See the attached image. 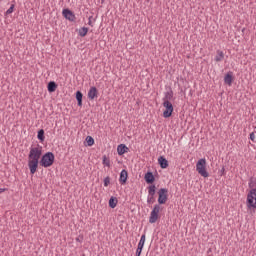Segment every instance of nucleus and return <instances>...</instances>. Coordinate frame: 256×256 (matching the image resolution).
<instances>
[{"instance_id":"obj_1","label":"nucleus","mask_w":256,"mask_h":256,"mask_svg":"<svg viewBox=\"0 0 256 256\" xmlns=\"http://www.w3.org/2000/svg\"><path fill=\"white\" fill-rule=\"evenodd\" d=\"M43 155V150L41 148H31L28 155V167L30 169L31 175L37 173V167H39V159Z\"/></svg>"},{"instance_id":"obj_2","label":"nucleus","mask_w":256,"mask_h":256,"mask_svg":"<svg viewBox=\"0 0 256 256\" xmlns=\"http://www.w3.org/2000/svg\"><path fill=\"white\" fill-rule=\"evenodd\" d=\"M41 167H51L55 163V154L53 152H46L40 160Z\"/></svg>"},{"instance_id":"obj_3","label":"nucleus","mask_w":256,"mask_h":256,"mask_svg":"<svg viewBox=\"0 0 256 256\" xmlns=\"http://www.w3.org/2000/svg\"><path fill=\"white\" fill-rule=\"evenodd\" d=\"M196 171L201 175V177H209V172H207V160L202 158L196 163Z\"/></svg>"},{"instance_id":"obj_4","label":"nucleus","mask_w":256,"mask_h":256,"mask_svg":"<svg viewBox=\"0 0 256 256\" xmlns=\"http://www.w3.org/2000/svg\"><path fill=\"white\" fill-rule=\"evenodd\" d=\"M247 209H256V188L250 190L246 200Z\"/></svg>"},{"instance_id":"obj_5","label":"nucleus","mask_w":256,"mask_h":256,"mask_svg":"<svg viewBox=\"0 0 256 256\" xmlns=\"http://www.w3.org/2000/svg\"><path fill=\"white\" fill-rule=\"evenodd\" d=\"M169 197V190L167 188H161L158 191V203L159 205H165Z\"/></svg>"},{"instance_id":"obj_6","label":"nucleus","mask_w":256,"mask_h":256,"mask_svg":"<svg viewBox=\"0 0 256 256\" xmlns=\"http://www.w3.org/2000/svg\"><path fill=\"white\" fill-rule=\"evenodd\" d=\"M163 107L165 108L164 112H163V117L164 119H169V117H171V115H173V104L169 101H164L163 102Z\"/></svg>"},{"instance_id":"obj_7","label":"nucleus","mask_w":256,"mask_h":256,"mask_svg":"<svg viewBox=\"0 0 256 256\" xmlns=\"http://www.w3.org/2000/svg\"><path fill=\"white\" fill-rule=\"evenodd\" d=\"M160 210L161 206L159 204H156L150 213L149 223H157V219H159Z\"/></svg>"},{"instance_id":"obj_8","label":"nucleus","mask_w":256,"mask_h":256,"mask_svg":"<svg viewBox=\"0 0 256 256\" xmlns=\"http://www.w3.org/2000/svg\"><path fill=\"white\" fill-rule=\"evenodd\" d=\"M99 95V90H97V87L92 86L88 91V99L90 101H93L95 98H97Z\"/></svg>"},{"instance_id":"obj_9","label":"nucleus","mask_w":256,"mask_h":256,"mask_svg":"<svg viewBox=\"0 0 256 256\" xmlns=\"http://www.w3.org/2000/svg\"><path fill=\"white\" fill-rule=\"evenodd\" d=\"M62 15L65 17V19H68V21H74L75 19V14L69 9H64L62 11Z\"/></svg>"},{"instance_id":"obj_10","label":"nucleus","mask_w":256,"mask_h":256,"mask_svg":"<svg viewBox=\"0 0 256 256\" xmlns=\"http://www.w3.org/2000/svg\"><path fill=\"white\" fill-rule=\"evenodd\" d=\"M127 179H129V173L127 172V170L123 169L120 173L119 178L121 185H125V183H127Z\"/></svg>"},{"instance_id":"obj_11","label":"nucleus","mask_w":256,"mask_h":256,"mask_svg":"<svg viewBox=\"0 0 256 256\" xmlns=\"http://www.w3.org/2000/svg\"><path fill=\"white\" fill-rule=\"evenodd\" d=\"M144 179L148 185H153V183H155V175H153V172H147Z\"/></svg>"},{"instance_id":"obj_12","label":"nucleus","mask_w":256,"mask_h":256,"mask_svg":"<svg viewBox=\"0 0 256 256\" xmlns=\"http://www.w3.org/2000/svg\"><path fill=\"white\" fill-rule=\"evenodd\" d=\"M224 83L226 85H233V72L229 71L224 77Z\"/></svg>"},{"instance_id":"obj_13","label":"nucleus","mask_w":256,"mask_h":256,"mask_svg":"<svg viewBox=\"0 0 256 256\" xmlns=\"http://www.w3.org/2000/svg\"><path fill=\"white\" fill-rule=\"evenodd\" d=\"M158 163L161 169H167V167H169V161H167V158H164L163 156L158 158Z\"/></svg>"},{"instance_id":"obj_14","label":"nucleus","mask_w":256,"mask_h":256,"mask_svg":"<svg viewBox=\"0 0 256 256\" xmlns=\"http://www.w3.org/2000/svg\"><path fill=\"white\" fill-rule=\"evenodd\" d=\"M129 148L125 144H120L117 147L118 155H125V153H128Z\"/></svg>"},{"instance_id":"obj_15","label":"nucleus","mask_w":256,"mask_h":256,"mask_svg":"<svg viewBox=\"0 0 256 256\" xmlns=\"http://www.w3.org/2000/svg\"><path fill=\"white\" fill-rule=\"evenodd\" d=\"M47 89L49 93H55V91H57V83L55 81H50Z\"/></svg>"},{"instance_id":"obj_16","label":"nucleus","mask_w":256,"mask_h":256,"mask_svg":"<svg viewBox=\"0 0 256 256\" xmlns=\"http://www.w3.org/2000/svg\"><path fill=\"white\" fill-rule=\"evenodd\" d=\"M76 100L78 107H83V93L79 90L76 92Z\"/></svg>"},{"instance_id":"obj_17","label":"nucleus","mask_w":256,"mask_h":256,"mask_svg":"<svg viewBox=\"0 0 256 256\" xmlns=\"http://www.w3.org/2000/svg\"><path fill=\"white\" fill-rule=\"evenodd\" d=\"M117 203H119V200L117 199V197H111L109 199V208L110 209H115V207H117Z\"/></svg>"},{"instance_id":"obj_18","label":"nucleus","mask_w":256,"mask_h":256,"mask_svg":"<svg viewBox=\"0 0 256 256\" xmlns=\"http://www.w3.org/2000/svg\"><path fill=\"white\" fill-rule=\"evenodd\" d=\"M224 58H225V54L223 53V51L218 50L217 55L215 57L216 63H219L220 61H223Z\"/></svg>"},{"instance_id":"obj_19","label":"nucleus","mask_w":256,"mask_h":256,"mask_svg":"<svg viewBox=\"0 0 256 256\" xmlns=\"http://www.w3.org/2000/svg\"><path fill=\"white\" fill-rule=\"evenodd\" d=\"M172 100H173V90H170V91L165 93L163 101L171 102Z\"/></svg>"},{"instance_id":"obj_20","label":"nucleus","mask_w":256,"mask_h":256,"mask_svg":"<svg viewBox=\"0 0 256 256\" xmlns=\"http://www.w3.org/2000/svg\"><path fill=\"white\" fill-rule=\"evenodd\" d=\"M157 192V187L155 185H150L148 187V194L150 197H155V193Z\"/></svg>"},{"instance_id":"obj_21","label":"nucleus","mask_w":256,"mask_h":256,"mask_svg":"<svg viewBox=\"0 0 256 256\" xmlns=\"http://www.w3.org/2000/svg\"><path fill=\"white\" fill-rule=\"evenodd\" d=\"M37 138L39 141H41V143H43V141H45V130L40 129L38 131Z\"/></svg>"},{"instance_id":"obj_22","label":"nucleus","mask_w":256,"mask_h":256,"mask_svg":"<svg viewBox=\"0 0 256 256\" xmlns=\"http://www.w3.org/2000/svg\"><path fill=\"white\" fill-rule=\"evenodd\" d=\"M87 33H89V28H87V27L80 28L79 32H78L80 37H85L87 35Z\"/></svg>"},{"instance_id":"obj_23","label":"nucleus","mask_w":256,"mask_h":256,"mask_svg":"<svg viewBox=\"0 0 256 256\" xmlns=\"http://www.w3.org/2000/svg\"><path fill=\"white\" fill-rule=\"evenodd\" d=\"M86 143L88 147H93V145H95V139H93L91 136H87Z\"/></svg>"},{"instance_id":"obj_24","label":"nucleus","mask_w":256,"mask_h":256,"mask_svg":"<svg viewBox=\"0 0 256 256\" xmlns=\"http://www.w3.org/2000/svg\"><path fill=\"white\" fill-rule=\"evenodd\" d=\"M145 239H146V236H145V234H143V235L141 236V238H140L139 243H138V247H140V248H142V249H143V247H145Z\"/></svg>"},{"instance_id":"obj_25","label":"nucleus","mask_w":256,"mask_h":256,"mask_svg":"<svg viewBox=\"0 0 256 256\" xmlns=\"http://www.w3.org/2000/svg\"><path fill=\"white\" fill-rule=\"evenodd\" d=\"M103 165H106V167H111V160H109V158H107V156H103V160H102Z\"/></svg>"},{"instance_id":"obj_26","label":"nucleus","mask_w":256,"mask_h":256,"mask_svg":"<svg viewBox=\"0 0 256 256\" xmlns=\"http://www.w3.org/2000/svg\"><path fill=\"white\" fill-rule=\"evenodd\" d=\"M111 183V177L107 176L104 178V187H109Z\"/></svg>"},{"instance_id":"obj_27","label":"nucleus","mask_w":256,"mask_h":256,"mask_svg":"<svg viewBox=\"0 0 256 256\" xmlns=\"http://www.w3.org/2000/svg\"><path fill=\"white\" fill-rule=\"evenodd\" d=\"M14 9H15V4H12L10 8L6 11V15H11Z\"/></svg>"},{"instance_id":"obj_28","label":"nucleus","mask_w":256,"mask_h":256,"mask_svg":"<svg viewBox=\"0 0 256 256\" xmlns=\"http://www.w3.org/2000/svg\"><path fill=\"white\" fill-rule=\"evenodd\" d=\"M256 132L250 133V139L253 141V143H256Z\"/></svg>"},{"instance_id":"obj_29","label":"nucleus","mask_w":256,"mask_h":256,"mask_svg":"<svg viewBox=\"0 0 256 256\" xmlns=\"http://www.w3.org/2000/svg\"><path fill=\"white\" fill-rule=\"evenodd\" d=\"M141 253H143V248H140L139 246L136 249V255L135 256H141Z\"/></svg>"},{"instance_id":"obj_30","label":"nucleus","mask_w":256,"mask_h":256,"mask_svg":"<svg viewBox=\"0 0 256 256\" xmlns=\"http://www.w3.org/2000/svg\"><path fill=\"white\" fill-rule=\"evenodd\" d=\"M147 203H155V196H150V197L147 199Z\"/></svg>"},{"instance_id":"obj_31","label":"nucleus","mask_w":256,"mask_h":256,"mask_svg":"<svg viewBox=\"0 0 256 256\" xmlns=\"http://www.w3.org/2000/svg\"><path fill=\"white\" fill-rule=\"evenodd\" d=\"M83 235H79L77 238H76V241L78 242V243H83Z\"/></svg>"},{"instance_id":"obj_32","label":"nucleus","mask_w":256,"mask_h":256,"mask_svg":"<svg viewBox=\"0 0 256 256\" xmlns=\"http://www.w3.org/2000/svg\"><path fill=\"white\" fill-rule=\"evenodd\" d=\"M7 191V188H0V193H5Z\"/></svg>"},{"instance_id":"obj_33","label":"nucleus","mask_w":256,"mask_h":256,"mask_svg":"<svg viewBox=\"0 0 256 256\" xmlns=\"http://www.w3.org/2000/svg\"><path fill=\"white\" fill-rule=\"evenodd\" d=\"M88 25H90V27H93V22H91V17L89 18Z\"/></svg>"},{"instance_id":"obj_34","label":"nucleus","mask_w":256,"mask_h":256,"mask_svg":"<svg viewBox=\"0 0 256 256\" xmlns=\"http://www.w3.org/2000/svg\"><path fill=\"white\" fill-rule=\"evenodd\" d=\"M221 171H222V173H225V168H222V170H221Z\"/></svg>"},{"instance_id":"obj_35","label":"nucleus","mask_w":256,"mask_h":256,"mask_svg":"<svg viewBox=\"0 0 256 256\" xmlns=\"http://www.w3.org/2000/svg\"><path fill=\"white\" fill-rule=\"evenodd\" d=\"M250 187H253V186H251V184H250Z\"/></svg>"}]
</instances>
